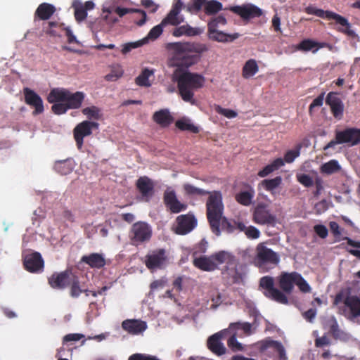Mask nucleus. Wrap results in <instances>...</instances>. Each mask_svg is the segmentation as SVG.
I'll use <instances>...</instances> for the list:
<instances>
[{"label":"nucleus","instance_id":"nucleus-1","mask_svg":"<svg viewBox=\"0 0 360 360\" xmlns=\"http://www.w3.org/2000/svg\"><path fill=\"white\" fill-rule=\"evenodd\" d=\"M277 282L280 289L275 287L274 278L270 276H264L259 279V290L268 299L282 304H288L286 294H290L294 286L297 285L299 290L304 293L309 292L311 287L297 271H283L277 277Z\"/></svg>","mask_w":360,"mask_h":360},{"label":"nucleus","instance_id":"nucleus-2","mask_svg":"<svg viewBox=\"0 0 360 360\" xmlns=\"http://www.w3.org/2000/svg\"><path fill=\"white\" fill-rule=\"evenodd\" d=\"M167 49L172 53L174 65L185 70L195 64L200 55L208 51L206 44L195 42L169 43Z\"/></svg>","mask_w":360,"mask_h":360},{"label":"nucleus","instance_id":"nucleus-3","mask_svg":"<svg viewBox=\"0 0 360 360\" xmlns=\"http://www.w3.org/2000/svg\"><path fill=\"white\" fill-rule=\"evenodd\" d=\"M223 212L224 205L221 193L220 191H214L207 198L206 215L212 231L217 236H219L221 233L220 226L224 231L229 233H232L236 230L234 221H229L223 217Z\"/></svg>","mask_w":360,"mask_h":360},{"label":"nucleus","instance_id":"nucleus-4","mask_svg":"<svg viewBox=\"0 0 360 360\" xmlns=\"http://www.w3.org/2000/svg\"><path fill=\"white\" fill-rule=\"evenodd\" d=\"M174 79L177 84L179 94L181 99L195 105V91L204 86L205 78L198 73L189 72L188 69L176 68L174 72Z\"/></svg>","mask_w":360,"mask_h":360},{"label":"nucleus","instance_id":"nucleus-5","mask_svg":"<svg viewBox=\"0 0 360 360\" xmlns=\"http://www.w3.org/2000/svg\"><path fill=\"white\" fill-rule=\"evenodd\" d=\"M85 94L82 91L72 93L65 89H52L47 98L49 103L65 102L69 109H78L82 106Z\"/></svg>","mask_w":360,"mask_h":360},{"label":"nucleus","instance_id":"nucleus-6","mask_svg":"<svg viewBox=\"0 0 360 360\" xmlns=\"http://www.w3.org/2000/svg\"><path fill=\"white\" fill-rule=\"evenodd\" d=\"M304 12L309 15H315L319 18L328 20H334L337 24L342 26V28H340L338 30L348 36L354 37L355 35L354 32L351 30V25L348 22L347 19L345 17L330 11H324L320 8H316L314 6H309L304 8Z\"/></svg>","mask_w":360,"mask_h":360},{"label":"nucleus","instance_id":"nucleus-7","mask_svg":"<svg viewBox=\"0 0 360 360\" xmlns=\"http://www.w3.org/2000/svg\"><path fill=\"white\" fill-rule=\"evenodd\" d=\"M212 255V259L216 264V269L221 264H226L228 266H233L231 268H227L223 274L227 273L231 277V282L233 283H238L241 279V274L237 271L236 269V257L229 252L221 250L215 252Z\"/></svg>","mask_w":360,"mask_h":360},{"label":"nucleus","instance_id":"nucleus-8","mask_svg":"<svg viewBox=\"0 0 360 360\" xmlns=\"http://www.w3.org/2000/svg\"><path fill=\"white\" fill-rule=\"evenodd\" d=\"M347 143L349 146H354L360 143V129L355 127L346 128L342 131H335V138L331 140L323 150H326L333 148L337 144Z\"/></svg>","mask_w":360,"mask_h":360},{"label":"nucleus","instance_id":"nucleus-9","mask_svg":"<svg viewBox=\"0 0 360 360\" xmlns=\"http://www.w3.org/2000/svg\"><path fill=\"white\" fill-rule=\"evenodd\" d=\"M150 226L144 221L134 223L129 231V238L131 245L138 246L148 242L152 237Z\"/></svg>","mask_w":360,"mask_h":360},{"label":"nucleus","instance_id":"nucleus-10","mask_svg":"<svg viewBox=\"0 0 360 360\" xmlns=\"http://www.w3.org/2000/svg\"><path fill=\"white\" fill-rule=\"evenodd\" d=\"M168 263V254L164 248L150 250L144 258L146 266L152 272L158 269H165Z\"/></svg>","mask_w":360,"mask_h":360},{"label":"nucleus","instance_id":"nucleus-11","mask_svg":"<svg viewBox=\"0 0 360 360\" xmlns=\"http://www.w3.org/2000/svg\"><path fill=\"white\" fill-rule=\"evenodd\" d=\"M256 252L255 262L259 268L266 264L276 266L280 262L278 254L262 243L257 245Z\"/></svg>","mask_w":360,"mask_h":360},{"label":"nucleus","instance_id":"nucleus-12","mask_svg":"<svg viewBox=\"0 0 360 360\" xmlns=\"http://www.w3.org/2000/svg\"><path fill=\"white\" fill-rule=\"evenodd\" d=\"M98 124L95 122L83 121L78 124L73 130L74 139L79 149H81L84 143V138L92 134L94 128L97 129Z\"/></svg>","mask_w":360,"mask_h":360},{"label":"nucleus","instance_id":"nucleus-13","mask_svg":"<svg viewBox=\"0 0 360 360\" xmlns=\"http://www.w3.org/2000/svg\"><path fill=\"white\" fill-rule=\"evenodd\" d=\"M228 9L238 15L244 20L259 18L263 15L262 10L252 4L230 6Z\"/></svg>","mask_w":360,"mask_h":360},{"label":"nucleus","instance_id":"nucleus-14","mask_svg":"<svg viewBox=\"0 0 360 360\" xmlns=\"http://www.w3.org/2000/svg\"><path fill=\"white\" fill-rule=\"evenodd\" d=\"M176 222L175 233L179 235L188 234L195 229L198 224L196 218L191 212L178 216Z\"/></svg>","mask_w":360,"mask_h":360},{"label":"nucleus","instance_id":"nucleus-15","mask_svg":"<svg viewBox=\"0 0 360 360\" xmlns=\"http://www.w3.org/2000/svg\"><path fill=\"white\" fill-rule=\"evenodd\" d=\"M326 104L330 107L333 116L337 120L343 118L345 105L338 92H329L326 98Z\"/></svg>","mask_w":360,"mask_h":360},{"label":"nucleus","instance_id":"nucleus-16","mask_svg":"<svg viewBox=\"0 0 360 360\" xmlns=\"http://www.w3.org/2000/svg\"><path fill=\"white\" fill-rule=\"evenodd\" d=\"M163 202L167 209L171 213H179L185 211L188 205L186 203L180 202L174 190L167 189L163 194Z\"/></svg>","mask_w":360,"mask_h":360},{"label":"nucleus","instance_id":"nucleus-17","mask_svg":"<svg viewBox=\"0 0 360 360\" xmlns=\"http://www.w3.org/2000/svg\"><path fill=\"white\" fill-rule=\"evenodd\" d=\"M23 265L25 269L30 273H39L44 269V262L41 254L34 252L24 257Z\"/></svg>","mask_w":360,"mask_h":360},{"label":"nucleus","instance_id":"nucleus-18","mask_svg":"<svg viewBox=\"0 0 360 360\" xmlns=\"http://www.w3.org/2000/svg\"><path fill=\"white\" fill-rule=\"evenodd\" d=\"M253 220L255 223L261 225L274 226L276 222V218L271 214L263 205H258L253 213Z\"/></svg>","mask_w":360,"mask_h":360},{"label":"nucleus","instance_id":"nucleus-19","mask_svg":"<svg viewBox=\"0 0 360 360\" xmlns=\"http://www.w3.org/2000/svg\"><path fill=\"white\" fill-rule=\"evenodd\" d=\"M23 94L25 103L34 108L33 115H39L44 112V105L41 98L33 90L28 87L24 88Z\"/></svg>","mask_w":360,"mask_h":360},{"label":"nucleus","instance_id":"nucleus-20","mask_svg":"<svg viewBox=\"0 0 360 360\" xmlns=\"http://www.w3.org/2000/svg\"><path fill=\"white\" fill-rule=\"evenodd\" d=\"M72 276L68 271L54 273L49 278V283L54 289L62 290L70 285Z\"/></svg>","mask_w":360,"mask_h":360},{"label":"nucleus","instance_id":"nucleus-21","mask_svg":"<svg viewBox=\"0 0 360 360\" xmlns=\"http://www.w3.org/2000/svg\"><path fill=\"white\" fill-rule=\"evenodd\" d=\"M226 333L225 330H221L214 333L208 338L207 342V347L214 354L221 356L226 353V349L221 342V340Z\"/></svg>","mask_w":360,"mask_h":360},{"label":"nucleus","instance_id":"nucleus-22","mask_svg":"<svg viewBox=\"0 0 360 360\" xmlns=\"http://www.w3.org/2000/svg\"><path fill=\"white\" fill-rule=\"evenodd\" d=\"M137 190L141 195L143 199L148 202L154 194V184L148 176L139 177L136 182Z\"/></svg>","mask_w":360,"mask_h":360},{"label":"nucleus","instance_id":"nucleus-23","mask_svg":"<svg viewBox=\"0 0 360 360\" xmlns=\"http://www.w3.org/2000/svg\"><path fill=\"white\" fill-rule=\"evenodd\" d=\"M214 25L207 27V37L209 39L221 42H231L237 39L240 34L238 33L228 34L222 31L218 30L217 28L214 27Z\"/></svg>","mask_w":360,"mask_h":360},{"label":"nucleus","instance_id":"nucleus-24","mask_svg":"<svg viewBox=\"0 0 360 360\" xmlns=\"http://www.w3.org/2000/svg\"><path fill=\"white\" fill-rule=\"evenodd\" d=\"M124 330L131 335H139L147 329L146 321L140 319H127L122 323Z\"/></svg>","mask_w":360,"mask_h":360},{"label":"nucleus","instance_id":"nucleus-25","mask_svg":"<svg viewBox=\"0 0 360 360\" xmlns=\"http://www.w3.org/2000/svg\"><path fill=\"white\" fill-rule=\"evenodd\" d=\"M56 7L49 3H41L39 5L34 14V22L36 23L39 20H47L54 14Z\"/></svg>","mask_w":360,"mask_h":360},{"label":"nucleus","instance_id":"nucleus-26","mask_svg":"<svg viewBox=\"0 0 360 360\" xmlns=\"http://www.w3.org/2000/svg\"><path fill=\"white\" fill-rule=\"evenodd\" d=\"M81 262L87 264L92 269H101L106 264L105 259L102 254L91 253L84 255L81 258Z\"/></svg>","mask_w":360,"mask_h":360},{"label":"nucleus","instance_id":"nucleus-27","mask_svg":"<svg viewBox=\"0 0 360 360\" xmlns=\"http://www.w3.org/2000/svg\"><path fill=\"white\" fill-rule=\"evenodd\" d=\"M204 32V29L201 27H193L189 25H184L179 27H176L172 32L173 36L176 37H179L183 35L187 37H195L198 36L202 34Z\"/></svg>","mask_w":360,"mask_h":360},{"label":"nucleus","instance_id":"nucleus-28","mask_svg":"<svg viewBox=\"0 0 360 360\" xmlns=\"http://www.w3.org/2000/svg\"><path fill=\"white\" fill-rule=\"evenodd\" d=\"M153 120L162 128L169 127L174 118L167 109L156 111L153 115Z\"/></svg>","mask_w":360,"mask_h":360},{"label":"nucleus","instance_id":"nucleus-29","mask_svg":"<svg viewBox=\"0 0 360 360\" xmlns=\"http://www.w3.org/2000/svg\"><path fill=\"white\" fill-rule=\"evenodd\" d=\"M193 263L195 267L205 271H212L216 269V264L212 259V255L195 258Z\"/></svg>","mask_w":360,"mask_h":360},{"label":"nucleus","instance_id":"nucleus-30","mask_svg":"<svg viewBox=\"0 0 360 360\" xmlns=\"http://www.w3.org/2000/svg\"><path fill=\"white\" fill-rule=\"evenodd\" d=\"M64 24L56 21H50L42 24V31L50 37H60L63 31Z\"/></svg>","mask_w":360,"mask_h":360},{"label":"nucleus","instance_id":"nucleus-31","mask_svg":"<svg viewBox=\"0 0 360 360\" xmlns=\"http://www.w3.org/2000/svg\"><path fill=\"white\" fill-rule=\"evenodd\" d=\"M330 229L331 231V233L333 234L334 237L335 238V240L337 241L342 240H347V243L349 245L360 248V241H356L352 239H351L349 237H342L340 238L341 235V229L339 226V224L336 221H330L329 224Z\"/></svg>","mask_w":360,"mask_h":360},{"label":"nucleus","instance_id":"nucleus-32","mask_svg":"<svg viewBox=\"0 0 360 360\" xmlns=\"http://www.w3.org/2000/svg\"><path fill=\"white\" fill-rule=\"evenodd\" d=\"M330 321L331 323L330 325L329 333L332 337L335 340H339L344 342L347 341L349 339V335L339 328L338 321L335 318H333Z\"/></svg>","mask_w":360,"mask_h":360},{"label":"nucleus","instance_id":"nucleus-33","mask_svg":"<svg viewBox=\"0 0 360 360\" xmlns=\"http://www.w3.org/2000/svg\"><path fill=\"white\" fill-rule=\"evenodd\" d=\"M323 47V44L316 42L310 39H306L300 41L296 46L298 51L316 53L319 49Z\"/></svg>","mask_w":360,"mask_h":360},{"label":"nucleus","instance_id":"nucleus-34","mask_svg":"<svg viewBox=\"0 0 360 360\" xmlns=\"http://www.w3.org/2000/svg\"><path fill=\"white\" fill-rule=\"evenodd\" d=\"M115 12L120 17H123L126 14L131 13H138L141 17L139 20L136 21V25L139 26H142L143 25L145 24V22L146 21V13L142 10L135 9V8H122V7L117 6L115 9Z\"/></svg>","mask_w":360,"mask_h":360},{"label":"nucleus","instance_id":"nucleus-35","mask_svg":"<svg viewBox=\"0 0 360 360\" xmlns=\"http://www.w3.org/2000/svg\"><path fill=\"white\" fill-rule=\"evenodd\" d=\"M345 304L349 309L353 317L360 316V298L356 295L349 296L345 300Z\"/></svg>","mask_w":360,"mask_h":360},{"label":"nucleus","instance_id":"nucleus-36","mask_svg":"<svg viewBox=\"0 0 360 360\" xmlns=\"http://www.w3.org/2000/svg\"><path fill=\"white\" fill-rule=\"evenodd\" d=\"M284 165L283 160L281 158L275 159L272 162L265 166L262 170L258 172L259 177H265L280 167Z\"/></svg>","mask_w":360,"mask_h":360},{"label":"nucleus","instance_id":"nucleus-37","mask_svg":"<svg viewBox=\"0 0 360 360\" xmlns=\"http://www.w3.org/2000/svg\"><path fill=\"white\" fill-rule=\"evenodd\" d=\"M259 70L258 65L255 59L247 60L242 70V75L244 78L248 79L254 76Z\"/></svg>","mask_w":360,"mask_h":360},{"label":"nucleus","instance_id":"nucleus-38","mask_svg":"<svg viewBox=\"0 0 360 360\" xmlns=\"http://www.w3.org/2000/svg\"><path fill=\"white\" fill-rule=\"evenodd\" d=\"M73 165L71 160H58L55 162V170L61 175H67L73 170Z\"/></svg>","mask_w":360,"mask_h":360},{"label":"nucleus","instance_id":"nucleus-39","mask_svg":"<svg viewBox=\"0 0 360 360\" xmlns=\"http://www.w3.org/2000/svg\"><path fill=\"white\" fill-rule=\"evenodd\" d=\"M255 195L254 190L250 188L248 191H241L236 195V200L244 206H248L251 204Z\"/></svg>","mask_w":360,"mask_h":360},{"label":"nucleus","instance_id":"nucleus-40","mask_svg":"<svg viewBox=\"0 0 360 360\" xmlns=\"http://www.w3.org/2000/svg\"><path fill=\"white\" fill-rule=\"evenodd\" d=\"M176 127L181 131H188L193 134L199 132V128L195 126L189 119L182 118L176 122Z\"/></svg>","mask_w":360,"mask_h":360},{"label":"nucleus","instance_id":"nucleus-41","mask_svg":"<svg viewBox=\"0 0 360 360\" xmlns=\"http://www.w3.org/2000/svg\"><path fill=\"white\" fill-rule=\"evenodd\" d=\"M282 183V178L280 176H276L274 179H264L261 182L263 188L270 192L271 194L274 193V190L278 188Z\"/></svg>","mask_w":360,"mask_h":360},{"label":"nucleus","instance_id":"nucleus-42","mask_svg":"<svg viewBox=\"0 0 360 360\" xmlns=\"http://www.w3.org/2000/svg\"><path fill=\"white\" fill-rule=\"evenodd\" d=\"M185 194L189 196H202L209 194L210 195L213 192H209L205 190L197 188L193 185L185 184L183 186Z\"/></svg>","mask_w":360,"mask_h":360},{"label":"nucleus","instance_id":"nucleus-43","mask_svg":"<svg viewBox=\"0 0 360 360\" xmlns=\"http://www.w3.org/2000/svg\"><path fill=\"white\" fill-rule=\"evenodd\" d=\"M222 9V4L216 0L207 1L204 8L205 13L208 15H214Z\"/></svg>","mask_w":360,"mask_h":360},{"label":"nucleus","instance_id":"nucleus-44","mask_svg":"<svg viewBox=\"0 0 360 360\" xmlns=\"http://www.w3.org/2000/svg\"><path fill=\"white\" fill-rule=\"evenodd\" d=\"M340 169L338 162L335 160H331L321 167V172L323 174H332L339 172Z\"/></svg>","mask_w":360,"mask_h":360},{"label":"nucleus","instance_id":"nucleus-45","mask_svg":"<svg viewBox=\"0 0 360 360\" xmlns=\"http://www.w3.org/2000/svg\"><path fill=\"white\" fill-rule=\"evenodd\" d=\"M184 20V18L180 16L179 14L175 13L174 11H170L167 16L162 20V24H164L165 26L167 25L177 26L178 25L183 22Z\"/></svg>","mask_w":360,"mask_h":360},{"label":"nucleus","instance_id":"nucleus-46","mask_svg":"<svg viewBox=\"0 0 360 360\" xmlns=\"http://www.w3.org/2000/svg\"><path fill=\"white\" fill-rule=\"evenodd\" d=\"M153 74V71L147 68L144 69L141 75L136 78V84L141 86H150L151 84L148 80V78Z\"/></svg>","mask_w":360,"mask_h":360},{"label":"nucleus","instance_id":"nucleus-47","mask_svg":"<svg viewBox=\"0 0 360 360\" xmlns=\"http://www.w3.org/2000/svg\"><path fill=\"white\" fill-rule=\"evenodd\" d=\"M124 71L119 65L112 66L110 72L105 76L107 81L114 82L117 80L123 75Z\"/></svg>","mask_w":360,"mask_h":360},{"label":"nucleus","instance_id":"nucleus-48","mask_svg":"<svg viewBox=\"0 0 360 360\" xmlns=\"http://www.w3.org/2000/svg\"><path fill=\"white\" fill-rule=\"evenodd\" d=\"M70 295L72 297H78L80 294L83 292H86V290H83L81 289L79 286V281L77 276H72L71 281H70Z\"/></svg>","mask_w":360,"mask_h":360},{"label":"nucleus","instance_id":"nucleus-49","mask_svg":"<svg viewBox=\"0 0 360 360\" xmlns=\"http://www.w3.org/2000/svg\"><path fill=\"white\" fill-rule=\"evenodd\" d=\"M82 113L91 120H99L101 118V110L96 106L87 107L82 109Z\"/></svg>","mask_w":360,"mask_h":360},{"label":"nucleus","instance_id":"nucleus-50","mask_svg":"<svg viewBox=\"0 0 360 360\" xmlns=\"http://www.w3.org/2000/svg\"><path fill=\"white\" fill-rule=\"evenodd\" d=\"M86 15L87 12L85 8H84L83 4H79L75 6V18L77 22L84 20L86 18Z\"/></svg>","mask_w":360,"mask_h":360},{"label":"nucleus","instance_id":"nucleus-51","mask_svg":"<svg viewBox=\"0 0 360 360\" xmlns=\"http://www.w3.org/2000/svg\"><path fill=\"white\" fill-rule=\"evenodd\" d=\"M165 26L161 22L159 25L153 27L148 32V38L153 40L158 39L162 34Z\"/></svg>","mask_w":360,"mask_h":360},{"label":"nucleus","instance_id":"nucleus-52","mask_svg":"<svg viewBox=\"0 0 360 360\" xmlns=\"http://www.w3.org/2000/svg\"><path fill=\"white\" fill-rule=\"evenodd\" d=\"M214 110L218 114L224 115L229 119L234 118L238 115V113L236 111L231 109L224 108L220 105H216Z\"/></svg>","mask_w":360,"mask_h":360},{"label":"nucleus","instance_id":"nucleus-53","mask_svg":"<svg viewBox=\"0 0 360 360\" xmlns=\"http://www.w3.org/2000/svg\"><path fill=\"white\" fill-rule=\"evenodd\" d=\"M128 360H160L156 356L145 353H135L130 355Z\"/></svg>","mask_w":360,"mask_h":360},{"label":"nucleus","instance_id":"nucleus-54","mask_svg":"<svg viewBox=\"0 0 360 360\" xmlns=\"http://www.w3.org/2000/svg\"><path fill=\"white\" fill-rule=\"evenodd\" d=\"M227 345L233 352L241 351L243 349L242 345L237 340L235 335H232L229 338Z\"/></svg>","mask_w":360,"mask_h":360},{"label":"nucleus","instance_id":"nucleus-55","mask_svg":"<svg viewBox=\"0 0 360 360\" xmlns=\"http://www.w3.org/2000/svg\"><path fill=\"white\" fill-rule=\"evenodd\" d=\"M53 103V105L51 106V110L56 115L64 114L67 112L68 110H69L65 102H56Z\"/></svg>","mask_w":360,"mask_h":360},{"label":"nucleus","instance_id":"nucleus-56","mask_svg":"<svg viewBox=\"0 0 360 360\" xmlns=\"http://www.w3.org/2000/svg\"><path fill=\"white\" fill-rule=\"evenodd\" d=\"M272 346L278 352L281 360H286L285 350L283 345L278 341H272Z\"/></svg>","mask_w":360,"mask_h":360},{"label":"nucleus","instance_id":"nucleus-57","mask_svg":"<svg viewBox=\"0 0 360 360\" xmlns=\"http://www.w3.org/2000/svg\"><path fill=\"white\" fill-rule=\"evenodd\" d=\"M316 234L322 239H325L328 235L327 227L323 224H316L314 226Z\"/></svg>","mask_w":360,"mask_h":360},{"label":"nucleus","instance_id":"nucleus-58","mask_svg":"<svg viewBox=\"0 0 360 360\" xmlns=\"http://www.w3.org/2000/svg\"><path fill=\"white\" fill-rule=\"evenodd\" d=\"M297 177V181L305 187L309 188L313 186L314 184V181L312 178L308 174H302L300 175H298Z\"/></svg>","mask_w":360,"mask_h":360},{"label":"nucleus","instance_id":"nucleus-59","mask_svg":"<svg viewBox=\"0 0 360 360\" xmlns=\"http://www.w3.org/2000/svg\"><path fill=\"white\" fill-rule=\"evenodd\" d=\"M300 155V148L296 150H290L284 155V160L287 163L292 162L295 159Z\"/></svg>","mask_w":360,"mask_h":360},{"label":"nucleus","instance_id":"nucleus-60","mask_svg":"<svg viewBox=\"0 0 360 360\" xmlns=\"http://www.w3.org/2000/svg\"><path fill=\"white\" fill-rule=\"evenodd\" d=\"M226 23H227V20H226V18L222 15H219L211 19L207 23V27H209L212 25H214V27L217 28L219 25H226Z\"/></svg>","mask_w":360,"mask_h":360},{"label":"nucleus","instance_id":"nucleus-61","mask_svg":"<svg viewBox=\"0 0 360 360\" xmlns=\"http://www.w3.org/2000/svg\"><path fill=\"white\" fill-rule=\"evenodd\" d=\"M325 93L323 92L314 99L312 103L309 105V112L311 114L313 109L316 107H321L323 103Z\"/></svg>","mask_w":360,"mask_h":360},{"label":"nucleus","instance_id":"nucleus-62","mask_svg":"<svg viewBox=\"0 0 360 360\" xmlns=\"http://www.w3.org/2000/svg\"><path fill=\"white\" fill-rule=\"evenodd\" d=\"M245 235L248 238L257 239L260 236L259 231L255 226H250L248 227L245 232Z\"/></svg>","mask_w":360,"mask_h":360},{"label":"nucleus","instance_id":"nucleus-63","mask_svg":"<svg viewBox=\"0 0 360 360\" xmlns=\"http://www.w3.org/2000/svg\"><path fill=\"white\" fill-rule=\"evenodd\" d=\"M83 338H84V335L82 334L70 333V334H68L64 336L63 342V343L71 342V341L76 342V341L80 340Z\"/></svg>","mask_w":360,"mask_h":360},{"label":"nucleus","instance_id":"nucleus-64","mask_svg":"<svg viewBox=\"0 0 360 360\" xmlns=\"http://www.w3.org/2000/svg\"><path fill=\"white\" fill-rule=\"evenodd\" d=\"M232 326L237 329H241L246 334H250L251 331L252 325L250 323H235Z\"/></svg>","mask_w":360,"mask_h":360}]
</instances>
